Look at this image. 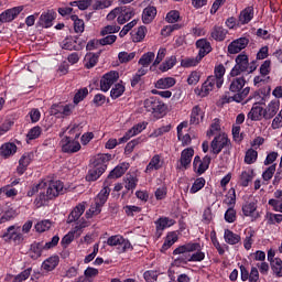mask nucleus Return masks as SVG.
<instances>
[{
    "label": "nucleus",
    "mask_w": 282,
    "mask_h": 282,
    "mask_svg": "<svg viewBox=\"0 0 282 282\" xmlns=\"http://www.w3.org/2000/svg\"><path fill=\"white\" fill-rule=\"evenodd\" d=\"M32 160H34L33 152H25L19 160V165L17 167L18 175H23L25 171H28V166L32 164Z\"/></svg>",
    "instance_id": "nucleus-22"
},
{
    "label": "nucleus",
    "mask_w": 282,
    "mask_h": 282,
    "mask_svg": "<svg viewBox=\"0 0 282 282\" xmlns=\"http://www.w3.org/2000/svg\"><path fill=\"white\" fill-rule=\"evenodd\" d=\"M30 274H32V268H28L18 275L14 276L13 282H23L30 279Z\"/></svg>",
    "instance_id": "nucleus-63"
},
{
    "label": "nucleus",
    "mask_w": 282,
    "mask_h": 282,
    "mask_svg": "<svg viewBox=\"0 0 282 282\" xmlns=\"http://www.w3.org/2000/svg\"><path fill=\"white\" fill-rule=\"evenodd\" d=\"M162 156L160 154H155L150 160L149 164L145 167V173H153V171H160L162 169Z\"/></svg>",
    "instance_id": "nucleus-34"
},
{
    "label": "nucleus",
    "mask_w": 282,
    "mask_h": 282,
    "mask_svg": "<svg viewBox=\"0 0 282 282\" xmlns=\"http://www.w3.org/2000/svg\"><path fill=\"white\" fill-rule=\"evenodd\" d=\"M271 271L273 272V275L278 279L282 278V260L281 258H275V261H273L271 264Z\"/></svg>",
    "instance_id": "nucleus-52"
},
{
    "label": "nucleus",
    "mask_w": 282,
    "mask_h": 282,
    "mask_svg": "<svg viewBox=\"0 0 282 282\" xmlns=\"http://www.w3.org/2000/svg\"><path fill=\"white\" fill-rule=\"evenodd\" d=\"M175 78L173 77H163L156 80L155 88L156 89H171V87H175Z\"/></svg>",
    "instance_id": "nucleus-38"
},
{
    "label": "nucleus",
    "mask_w": 282,
    "mask_h": 282,
    "mask_svg": "<svg viewBox=\"0 0 282 282\" xmlns=\"http://www.w3.org/2000/svg\"><path fill=\"white\" fill-rule=\"evenodd\" d=\"M147 36V26H140L138 28L137 32L132 35V41L134 43H141V41H144V37Z\"/></svg>",
    "instance_id": "nucleus-60"
},
{
    "label": "nucleus",
    "mask_w": 282,
    "mask_h": 282,
    "mask_svg": "<svg viewBox=\"0 0 282 282\" xmlns=\"http://www.w3.org/2000/svg\"><path fill=\"white\" fill-rule=\"evenodd\" d=\"M258 158H259V152H257V150L254 149H249L246 151V154H245V164H254Z\"/></svg>",
    "instance_id": "nucleus-54"
},
{
    "label": "nucleus",
    "mask_w": 282,
    "mask_h": 282,
    "mask_svg": "<svg viewBox=\"0 0 282 282\" xmlns=\"http://www.w3.org/2000/svg\"><path fill=\"white\" fill-rule=\"evenodd\" d=\"M204 186H206V180L204 177L196 178L189 189L191 195H195V193H199V191H202Z\"/></svg>",
    "instance_id": "nucleus-53"
},
{
    "label": "nucleus",
    "mask_w": 282,
    "mask_h": 282,
    "mask_svg": "<svg viewBox=\"0 0 282 282\" xmlns=\"http://www.w3.org/2000/svg\"><path fill=\"white\" fill-rule=\"evenodd\" d=\"M199 63H202V57H198V55L196 57H185L181 61V67H197Z\"/></svg>",
    "instance_id": "nucleus-49"
},
{
    "label": "nucleus",
    "mask_w": 282,
    "mask_h": 282,
    "mask_svg": "<svg viewBox=\"0 0 282 282\" xmlns=\"http://www.w3.org/2000/svg\"><path fill=\"white\" fill-rule=\"evenodd\" d=\"M155 14H158V9H155V7H147L142 13L143 23H145V25L151 23L153 19H155Z\"/></svg>",
    "instance_id": "nucleus-42"
},
{
    "label": "nucleus",
    "mask_w": 282,
    "mask_h": 282,
    "mask_svg": "<svg viewBox=\"0 0 282 282\" xmlns=\"http://www.w3.org/2000/svg\"><path fill=\"white\" fill-rule=\"evenodd\" d=\"M135 52L128 53L126 51L119 52L118 54V61L121 64L131 63L133 58H135Z\"/></svg>",
    "instance_id": "nucleus-55"
},
{
    "label": "nucleus",
    "mask_w": 282,
    "mask_h": 282,
    "mask_svg": "<svg viewBox=\"0 0 282 282\" xmlns=\"http://www.w3.org/2000/svg\"><path fill=\"white\" fill-rule=\"evenodd\" d=\"M228 34V30L224 29V26L215 25L210 31V36L214 41H226V36Z\"/></svg>",
    "instance_id": "nucleus-35"
},
{
    "label": "nucleus",
    "mask_w": 282,
    "mask_h": 282,
    "mask_svg": "<svg viewBox=\"0 0 282 282\" xmlns=\"http://www.w3.org/2000/svg\"><path fill=\"white\" fill-rule=\"evenodd\" d=\"M153 61H155V53L147 52L140 57L138 65H141V67H149Z\"/></svg>",
    "instance_id": "nucleus-47"
},
{
    "label": "nucleus",
    "mask_w": 282,
    "mask_h": 282,
    "mask_svg": "<svg viewBox=\"0 0 282 282\" xmlns=\"http://www.w3.org/2000/svg\"><path fill=\"white\" fill-rule=\"evenodd\" d=\"M177 65V57L175 55H172L167 57L160 66V72H169V69H173V66Z\"/></svg>",
    "instance_id": "nucleus-46"
},
{
    "label": "nucleus",
    "mask_w": 282,
    "mask_h": 282,
    "mask_svg": "<svg viewBox=\"0 0 282 282\" xmlns=\"http://www.w3.org/2000/svg\"><path fill=\"white\" fill-rule=\"evenodd\" d=\"M124 90L126 88L122 82L116 84L110 90V98H112V100H117V98H120V96L124 94Z\"/></svg>",
    "instance_id": "nucleus-50"
},
{
    "label": "nucleus",
    "mask_w": 282,
    "mask_h": 282,
    "mask_svg": "<svg viewBox=\"0 0 282 282\" xmlns=\"http://www.w3.org/2000/svg\"><path fill=\"white\" fill-rule=\"evenodd\" d=\"M111 162V154H100L93 162V169L86 175L87 182H96L102 173L107 171V165Z\"/></svg>",
    "instance_id": "nucleus-2"
},
{
    "label": "nucleus",
    "mask_w": 282,
    "mask_h": 282,
    "mask_svg": "<svg viewBox=\"0 0 282 282\" xmlns=\"http://www.w3.org/2000/svg\"><path fill=\"white\" fill-rule=\"evenodd\" d=\"M124 188L127 191H135V186H138V177L135 175L127 174L124 177Z\"/></svg>",
    "instance_id": "nucleus-51"
},
{
    "label": "nucleus",
    "mask_w": 282,
    "mask_h": 282,
    "mask_svg": "<svg viewBox=\"0 0 282 282\" xmlns=\"http://www.w3.org/2000/svg\"><path fill=\"white\" fill-rule=\"evenodd\" d=\"M145 111L153 113L154 118H162L164 111H166V106L164 102L155 97H150L143 102Z\"/></svg>",
    "instance_id": "nucleus-5"
},
{
    "label": "nucleus",
    "mask_w": 282,
    "mask_h": 282,
    "mask_svg": "<svg viewBox=\"0 0 282 282\" xmlns=\"http://www.w3.org/2000/svg\"><path fill=\"white\" fill-rule=\"evenodd\" d=\"M248 43H250V40H248V37H239L237 40H234L228 45L229 54H239L241 50H246V47H248Z\"/></svg>",
    "instance_id": "nucleus-21"
},
{
    "label": "nucleus",
    "mask_w": 282,
    "mask_h": 282,
    "mask_svg": "<svg viewBox=\"0 0 282 282\" xmlns=\"http://www.w3.org/2000/svg\"><path fill=\"white\" fill-rule=\"evenodd\" d=\"M134 15L135 12H133V9L122 7V10L120 11L119 17L117 18V23H119V25H124V23H127V21H131V19H133Z\"/></svg>",
    "instance_id": "nucleus-29"
},
{
    "label": "nucleus",
    "mask_w": 282,
    "mask_h": 282,
    "mask_svg": "<svg viewBox=\"0 0 282 282\" xmlns=\"http://www.w3.org/2000/svg\"><path fill=\"white\" fill-rule=\"evenodd\" d=\"M264 219L269 226H274L282 223V214H274L272 212H268L264 216Z\"/></svg>",
    "instance_id": "nucleus-48"
},
{
    "label": "nucleus",
    "mask_w": 282,
    "mask_h": 282,
    "mask_svg": "<svg viewBox=\"0 0 282 282\" xmlns=\"http://www.w3.org/2000/svg\"><path fill=\"white\" fill-rule=\"evenodd\" d=\"M281 109V101L279 99L271 100L268 106L264 108L263 118L264 120H272Z\"/></svg>",
    "instance_id": "nucleus-20"
},
{
    "label": "nucleus",
    "mask_w": 282,
    "mask_h": 282,
    "mask_svg": "<svg viewBox=\"0 0 282 282\" xmlns=\"http://www.w3.org/2000/svg\"><path fill=\"white\" fill-rule=\"evenodd\" d=\"M180 237L177 236V231L167 232L165 240L162 245L161 252H166L169 248H171L174 243H177Z\"/></svg>",
    "instance_id": "nucleus-32"
},
{
    "label": "nucleus",
    "mask_w": 282,
    "mask_h": 282,
    "mask_svg": "<svg viewBox=\"0 0 282 282\" xmlns=\"http://www.w3.org/2000/svg\"><path fill=\"white\" fill-rule=\"evenodd\" d=\"M229 91L234 94V100L236 102H242L248 94H250V87H246V78L236 77L229 85Z\"/></svg>",
    "instance_id": "nucleus-4"
},
{
    "label": "nucleus",
    "mask_w": 282,
    "mask_h": 282,
    "mask_svg": "<svg viewBox=\"0 0 282 282\" xmlns=\"http://www.w3.org/2000/svg\"><path fill=\"white\" fill-rule=\"evenodd\" d=\"M245 235L246 238L243 240V248L245 250H250V248H252V243H254V240H252V237H254V231L252 228H250L245 231Z\"/></svg>",
    "instance_id": "nucleus-56"
},
{
    "label": "nucleus",
    "mask_w": 282,
    "mask_h": 282,
    "mask_svg": "<svg viewBox=\"0 0 282 282\" xmlns=\"http://www.w3.org/2000/svg\"><path fill=\"white\" fill-rule=\"evenodd\" d=\"M249 58L248 55L241 53L236 57V64L230 72V76H240L243 72H248Z\"/></svg>",
    "instance_id": "nucleus-10"
},
{
    "label": "nucleus",
    "mask_w": 282,
    "mask_h": 282,
    "mask_svg": "<svg viewBox=\"0 0 282 282\" xmlns=\"http://www.w3.org/2000/svg\"><path fill=\"white\" fill-rule=\"evenodd\" d=\"M214 74L215 75L209 76V78H215L216 87L221 89V86L224 85V76L226 75V67H224V64L216 66Z\"/></svg>",
    "instance_id": "nucleus-27"
},
{
    "label": "nucleus",
    "mask_w": 282,
    "mask_h": 282,
    "mask_svg": "<svg viewBox=\"0 0 282 282\" xmlns=\"http://www.w3.org/2000/svg\"><path fill=\"white\" fill-rule=\"evenodd\" d=\"M210 156L205 155L202 160L199 155H196L193 161V169L197 175H204L206 171H208V167L210 166Z\"/></svg>",
    "instance_id": "nucleus-16"
},
{
    "label": "nucleus",
    "mask_w": 282,
    "mask_h": 282,
    "mask_svg": "<svg viewBox=\"0 0 282 282\" xmlns=\"http://www.w3.org/2000/svg\"><path fill=\"white\" fill-rule=\"evenodd\" d=\"M17 144L12 143V142H7L3 143L0 147V155L1 158H4L6 160H8V158H12V155H14V153H17Z\"/></svg>",
    "instance_id": "nucleus-30"
},
{
    "label": "nucleus",
    "mask_w": 282,
    "mask_h": 282,
    "mask_svg": "<svg viewBox=\"0 0 282 282\" xmlns=\"http://www.w3.org/2000/svg\"><path fill=\"white\" fill-rule=\"evenodd\" d=\"M240 279L241 281L259 282V269L252 267L249 271L245 265H240Z\"/></svg>",
    "instance_id": "nucleus-19"
},
{
    "label": "nucleus",
    "mask_w": 282,
    "mask_h": 282,
    "mask_svg": "<svg viewBox=\"0 0 282 282\" xmlns=\"http://www.w3.org/2000/svg\"><path fill=\"white\" fill-rule=\"evenodd\" d=\"M56 19V12L47 11L40 15V25L42 28H52L53 21Z\"/></svg>",
    "instance_id": "nucleus-31"
},
{
    "label": "nucleus",
    "mask_w": 282,
    "mask_h": 282,
    "mask_svg": "<svg viewBox=\"0 0 282 282\" xmlns=\"http://www.w3.org/2000/svg\"><path fill=\"white\" fill-rule=\"evenodd\" d=\"M239 180H240L241 186L248 187L250 185V182H252V180H254V171H252V170L242 171Z\"/></svg>",
    "instance_id": "nucleus-43"
},
{
    "label": "nucleus",
    "mask_w": 282,
    "mask_h": 282,
    "mask_svg": "<svg viewBox=\"0 0 282 282\" xmlns=\"http://www.w3.org/2000/svg\"><path fill=\"white\" fill-rule=\"evenodd\" d=\"M204 116H206L204 109L199 106H194L191 112L189 124L197 127V124L204 122Z\"/></svg>",
    "instance_id": "nucleus-24"
},
{
    "label": "nucleus",
    "mask_w": 282,
    "mask_h": 282,
    "mask_svg": "<svg viewBox=\"0 0 282 282\" xmlns=\"http://www.w3.org/2000/svg\"><path fill=\"white\" fill-rule=\"evenodd\" d=\"M112 3V0H95L93 10H106V8H111Z\"/></svg>",
    "instance_id": "nucleus-59"
},
{
    "label": "nucleus",
    "mask_w": 282,
    "mask_h": 282,
    "mask_svg": "<svg viewBox=\"0 0 282 282\" xmlns=\"http://www.w3.org/2000/svg\"><path fill=\"white\" fill-rule=\"evenodd\" d=\"M106 243L111 248H117L119 254H122L128 250H133V246H131V242L129 241V239H126L120 235L110 236L107 239Z\"/></svg>",
    "instance_id": "nucleus-6"
},
{
    "label": "nucleus",
    "mask_w": 282,
    "mask_h": 282,
    "mask_svg": "<svg viewBox=\"0 0 282 282\" xmlns=\"http://www.w3.org/2000/svg\"><path fill=\"white\" fill-rule=\"evenodd\" d=\"M118 32H120V26L116 24L106 25L101 29L100 35L101 36L113 35V34H118Z\"/></svg>",
    "instance_id": "nucleus-58"
},
{
    "label": "nucleus",
    "mask_w": 282,
    "mask_h": 282,
    "mask_svg": "<svg viewBox=\"0 0 282 282\" xmlns=\"http://www.w3.org/2000/svg\"><path fill=\"white\" fill-rule=\"evenodd\" d=\"M52 228V221L50 220H41L35 225L36 232H45Z\"/></svg>",
    "instance_id": "nucleus-62"
},
{
    "label": "nucleus",
    "mask_w": 282,
    "mask_h": 282,
    "mask_svg": "<svg viewBox=\"0 0 282 282\" xmlns=\"http://www.w3.org/2000/svg\"><path fill=\"white\" fill-rule=\"evenodd\" d=\"M273 197L275 198L269 199V206L273 208L274 213H282V189H276Z\"/></svg>",
    "instance_id": "nucleus-28"
},
{
    "label": "nucleus",
    "mask_w": 282,
    "mask_h": 282,
    "mask_svg": "<svg viewBox=\"0 0 282 282\" xmlns=\"http://www.w3.org/2000/svg\"><path fill=\"white\" fill-rule=\"evenodd\" d=\"M110 193H111V189L109 188V186L102 187V189L95 197V202L97 203V205L105 206V204H107V199H109Z\"/></svg>",
    "instance_id": "nucleus-41"
},
{
    "label": "nucleus",
    "mask_w": 282,
    "mask_h": 282,
    "mask_svg": "<svg viewBox=\"0 0 282 282\" xmlns=\"http://www.w3.org/2000/svg\"><path fill=\"white\" fill-rule=\"evenodd\" d=\"M252 19H254V8L247 7L240 12L238 17V25H248Z\"/></svg>",
    "instance_id": "nucleus-25"
},
{
    "label": "nucleus",
    "mask_w": 282,
    "mask_h": 282,
    "mask_svg": "<svg viewBox=\"0 0 282 282\" xmlns=\"http://www.w3.org/2000/svg\"><path fill=\"white\" fill-rule=\"evenodd\" d=\"M263 107L259 105H253L249 113L247 115V118L249 120H252L253 122H258L259 120L263 119Z\"/></svg>",
    "instance_id": "nucleus-33"
},
{
    "label": "nucleus",
    "mask_w": 282,
    "mask_h": 282,
    "mask_svg": "<svg viewBox=\"0 0 282 282\" xmlns=\"http://www.w3.org/2000/svg\"><path fill=\"white\" fill-rule=\"evenodd\" d=\"M58 241H61V238L58 236H54L52 240L46 243L43 241L32 242L28 250V257H30V259H32L33 261H36V259H41V257L43 256V251L56 248V246H58Z\"/></svg>",
    "instance_id": "nucleus-3"
},
{
    "label": "nucleus",
    "mask_w": 282,
    "mask_h": 282,
    "mask_svg": "<svg viewBox=\"0 0 282 282\" xmlns=\"http://www.w3.org/2000/svg\"><path fill=\"white\" fill-rule=\"evenodd\" d=\"M257 208L258 206L256 202H247L242 205V214L245 217H254Z\"/></svg>",
    "instance_id": "nucleus-44"
},
{
    "label": "nucleus",
    "mask_w": 282,
    "mask_h": 282,
    "mask_svg": "<svg viewBox=\"0 0 282 282\" xmlns=\"http://www.w3.org/2000/svg\"><path fill=\"white\" fill-rule=\"evenodd\" d=\"M175 261L180 263H202L206 259V252L202 251V243L189 241L185 245L178 246L173 251Z\"/></svg>",
    "instance_id": "nucleus-1"
},
{
    "label": "nucleus",
    "mask_w": 282,
    "mask_h": 282,
    "mask_svg": "<svg viewBox=\"0 0 282 282\" xmlns=\"http://www.w3.org/2000/svg\"><path fill=\"white\" fill-rule=\"evenodd\" d=\"M215 85L217 86V82L215 77H207V79L203 83L200 88L195 89V94L200 96V98H206L215 89Z\"/></svg>",
    "instance_id": "nucleus-18"
},
{
    "label": "nucleus",
    "mask_w": 282,
    "mask_h": 282,
    "mask_svg": "<svg viewBox=\"0 0 282 282\" xmlns=\"http://www.w3.org/2000/svg\"><path fill=\"white\" fill-rule=\"evenodd\" d=\"M85 45H87L85 40L76 36H67L61 43L62 50H67L68 52H80V50L85 48Z\"/></svg>",
    "instance_id": "nucleus-9"
},
{
    "label": "nucleus",
    "mask_w": 282,
    "mask_h": 282,
    "mask_svg": "<svg viewBox=\"0 0 282 282\" xmlns=\"http://www.w3.org/2000/svg\"><path fill=\"white\" fill-rule=\"evenodd\" d=\"M193 155H195V150L193 148L184 149L181 153V159L177 162L176 169L178 171H186L193 162Z\"/></svg>",
    "instance_id": "nucleus-12"
},
{
    "label": "nucleus",
    "mask_w": 282,
    "mask_h": 282,
    "mask_svg": "<svg viewBox=\"0 0 282 282\" xmlns=\"http://www.w3.org/2000/svg\"><path fill=\"white\" fill-rule=\"evenodd\" d=\"M271 129H273V131H276V129H282V109L273 118V120L271 122Z\"/></svg>",
    "instance_id": "nucleus-64"
},
{
    "label": "nucleus",
    "mask_w": 282,
    "mask_h": 282,
    "mask_svg": "<svg viewBox=\"0 0 282 282\" xmlns=\"http://www.w3.org/2000/svg\"><path fill=\"white\" fill-rule=\"evenodd\" d=\"M196 47L198 48V57L202 59L204 56H207V54H210L213 52V46H210V42L206 39H200L196 41Z\"/></svg>",
    "instance_id": "nucleus-26"
},
{
    "label": "nucleus",
    "mask_w": 282,
    "mask_h": 282,
    "mask_svg": "<svg viewBox=\"0 0 282 282\" xmlns=\"http://www.w3.org/2000/svg\"><path fill=\"white\" fill-rule=\"evenodd\" d=\"M23 10H25V6H18L7 9L0 14V23H12V21H14V19H17V17H19Z\"/></svg>",
    "instance_id": "nucleus-15"
},
{
    "label": "nucleus",
    "mask_w": 282,
    "mask_h": 282,
    "mask_svg": "<svg viewBox=\"0 0 282 282\" xmlns=\"http://www.w3.org/2000/svg\"><path fill=\"white\" fill-rule=\"evenodd\" d=\"M102 213V205H98V203H95L90 206V208L86 212V218L91 219V217L96 215H100Z\"/></svg>",
    "instance_id": "nucleus-57"
},
{
    "label": "nucleus",
    "mask_w": 282,
    "mask_h": 282,
    "mask_svg": "<svg viewBox=\"0 0 282 282\" xmlns=\"http://www.w3.org/2000/svg\"><path fill=\"white\" fill-rule=\"evenodd\" d=\"M156 232L159 234V237L166 230V228H171V226H175V219L170 217H160L154 221Z\"/></svg>",
    "instance_id": "nucleus-23"
},
{
    "label": "nucleus",
    "mask_w": 282,
    "mask_h": 282,
    "mask_svg": "<svg viewBox=\"0 0 282 282\" xmlns=\"http://www.w3.org/2000/svg\"><path fill=\"white\" fill-rule=\"evenodd\" d=\"M2 239L8 243L13 241L15 246H21V243L25 241V237L21 234V227L17 225L9 226L2 235Z\"/></svg>",
    "instance_id": "nucleus-8"
},
{
    "label": "nucleus",
    "mask_w": 282,
    "mask_h": 282,
    "mask_svg": "<svg viewBox=\"0 0 282 282\" xmlns=\"http://www.w3.org/2000/svg\"><path fill=\"white\" fill-rule=\"evenodd\" d=\"M118 78H120V74L116 70L106 73L100 79V89L105 93L109 91L118 83Z\"/></svg>",
    "instance_id": "nucleus-11"
},
{
    "label": "nucleus",
    "mask_w": 282,
    "mask_h": 282,
    "mask_svg": "<svg viewBox=\"0 0 282 282\" xmlns=\"http://www.w3.org/2000/svg\"><path fill=\"white\" fill-rule=\"evenodd\" d=\"M59 261L61 258H58V256H52L42 263V268L46 272H52V270H56V267L58 265Z\"/></svg>",
    "instance_id": "nucleus-40"
},
{
    "label": "nucleus",
    "mask_w": 282,
    "mask_h": 282,
    "mask_svg": "<svg viewBox=\"0 0 282 282\" xmlns=\"http://www.w3.org/2000/svg\"><path fill=\"white\" fill-rule=\"evenodd\" d=\"M148 122H141L134 124L130 130L126 132V134L119 139V144H124V142H129L131 138H134V135H139V133H142L144 129H147Z\"/></svg>",
    "instance_id": "nucleus-17"
},
{
    "label": "nucleus",
    "mask_w": 282,
    "mask_h": 282,
    "mask_svg": "<svg viewBox=\"0 0 282 282\" xmlns=\"http://www.w3.org/2000/svg\"><path fill=\"white\" fill-rule=\"evenodd\" d=\"M98 58H99L98 54L87 53L84 58L86 69H91L96 67V65H98Z\"/></svg>",
    "instance_id": "nucleus-45"
},
{
    "label": "nucleus",
    "mask_w": 282,
    "mask_h": 282,
    "mask_svg": "<svg viewBox=\"0 0 282 282\" xmlns=\"http://www.w3.org/2000/svg\"><path fill=\"white\" fill-rule=\"evenodd\" d=\"M61 147L63 153H78L82 149L80 142L76 141V139H72V137H63Z\"/></svg>",
    "instance_id": "nucleus-13"
},
{
    "label": "nucleus",
    "mask_w": 282,
    "mask_h": 282,
    "mask_svg": "<svg viewBox=\"0 0 282 282\" xmlns=\"http://www.w3.org/2000/svg\"><path fill=\"white\" fill-rule=\"evenodd\" d=\"M224 239L229 246H237V243L241 242V236H239V234H235L230 229H225Z\"/></svg>",
    "instance_id": "nucleus-36"
},
{
    "label": "nucleus",
    "mask_w": 282,
    "mask_h": 282,
    "mask_svg": "<svg viewBox=\"0 0 282 282\" xmlns=\"http://www.w3.org/2000/svg\"><path fill=\"white\" fill-rule=\"evenodd\" d=\"M129 169V164L121 163L117 165L108 175L110 180H118V177H121L124 173H127Z\"/></svg>",
    "instance_id": "nucleus-39"
},
{
    "label": "nucleus",
    "mask_w": 282,
    "mask_h": 282,
    "mask_svg": "<svg viewBox=\"0 0 282 282\" xmlns=\"http://www.w3.org/2000/svg\"><path fill=\"white\" fill-rule=\"evenodd\" d=\"M85 213V203H79L68 215V224H73V221H78L80 216Z\"/></svg>",
    "instance_id": "nucleus-37"
},
{
    "label": "nucleus",
    "mask_w": 282,
    "mask_h": 282,
    "mask_svg": "<svg viewBox=\"0 0 282 282\" xmlns=\"http://www.w3.org/2000/svg\"><path fill=\"white\" fill-rule=\"evenodd\" d=\"M171 129H172L171 124L162 126V127L155 129L150 134V138H160V137L164 135V133H169V131H171Z\"/></svg>",
    "instance_id": "nucleus-61"
},
{
    "label": "nucleus",
    "mask_w": 282,
    "mask_h": 282,
    "mask_svg": "<svg viewBox=\"0 0 282 282\" xmlns=\"http://www.w3.org/2000/svg\"><path fill=\"white\" fill-rule=\"evenodd\" d=\"M66 192L65 184L62 181H50L46 193L48 199H54L58 195H64Z\"/></svg>",
    "instance_id": "nucleus-14"
},
{
    "label": "nucleus",
    "mask_w": 282,
    "mask_h": 282,
    "mask_svg": "<svg viewBox=\"0 0 282 282\" xmlns=\"http://www.w3.org/2000/svg\"><path fill=\"white\" fill-rule=\"evenodd\" d=\"M232 144L230 143V139H228V134L220 133L212 141L210 153L213 155H219L220 151H224V149L230 150Z\"/></svg>",
    "instance_id": "nucleus-7"
}]
</instances>
